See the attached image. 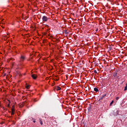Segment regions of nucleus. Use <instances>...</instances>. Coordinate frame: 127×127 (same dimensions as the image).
I'll return each mask as SVG.
<instances>
[{
	"label": "nucleus",
	"mask_w": 127,
	"mask_h": 127,
	"mask_svg": "<svg viewBox=\"0 0 127 127\" xmlns=\"http://www.w3.org/2000/svg\"><path fill=\"white\" fill-rule=\"evenodd\" d=\"M14 115V112H11V116H13Z\"/></svg>",
	"instance_id": "dca6fc26"
},
{
	"label": "nucleus",
	"mask_w": 127,
	"mask_h": 127,
	"mask_svg": "<svg viewBox=\"0 0 127 127\" xmlns=\"http://www.w3.org/2000/svg\"><path fill=\"white\" fill-rule=\"evenodd\" d=\"M40 123L41 125H43V123L42 122V120H41V119H40Z\"/></svg>",
	"instance_id": "1a4fd4ad"
},
{
	"label": "nucleus",
	"mask_w": 127,
	"mask_h": 127,
	"mask_svg": "<svg viewBox=\"0 0 127 127\" xmlns=\"http://www.w3.org/2000/svg\"><path fill=\"white\" fill-rule=\"evenodd\" d=\"M47 25V26H48V25Z\"/></svg>",
	"instance_id": "a878e982"
},
{
	"label": "nucleus",
	"mask_w": 127,
	"mask_h": 127,
	"mask_svg": "<svg viewBox=\"0 0 127 127\" xmlns=\"http://www.w3.org/2000/svg\"><path fill=\"white\" fill-rule=\"evenodd\" d=\"M127 85L125 87L124 91H127Z\"/></svg>",
	"instance_id": "9b49d317"
},
{
	"label": "nucleus",
	"mask_w": 127,
	"mask_h": 127,
	"mask_svg": "<svg viewBox=\"0 0 127 127\" xmlns=\"http://www.w3.org/2000/svg\"><path fill=\"white\" fill-rule=\"evenodd\" d=\"M26 88L27 89H29V88H30V85H27L26 86Z\"/></svg>",
	"instance_id": "6e6552de"
},
{
	"label": "nucleus",
	"mask_w": 127,
	"mask_h": 127,
	"mask_svg": "<svg viewBox=\"0 0 127 127\" xmlns=\"http://www.w3.org/2000/svg\"><path fill=\"white\" fill-rule=\"evenodd\" d=\"M8 101H9V103H8V104L7 105V107L8 108H9V105H10V101H9V100H8Z\"/></svg>",
	"instance_id": "9d476101"
},
{
	"label": "nucleus",
	"mask_w": 127,
	"mask_h": 127,
	"mask_svg": "<svg viewBox=\"0 0 127 127\" xmlns=\"http://www.w3.org/2000/svg\"><path fill=\"white\" fill-rule=\"evenodd\" d=\"M106 96H107V94L103 95L99 99V101H101V100H103V99H104V98H105Z\"/></svg>",
	"instance_id": "20e7f679"
},
{
	"label": "nucleus",
	"mask_w": 127,
	"mask_h": 127,
	"mask_svg": "<svg viewBox=\"0 0 127 127\" xmlns=\"http://www.w3.org/2000/svg\"><path fill=\"white\" fill-rule=\"evenodd\" d=\"M11 111H12V112L14 113V106H12Z\"/></svg>",
	"instance_id": "423d86ee"
},
{
	"label": "nucleus",
	"mask_w": 127,
	"mask_h": 127,
	"mask_svg": "<svg viewBox=\"0 0 127 127\" xmlns=\"http://www.w3.org/2000/svg\"><path fill=\"white\" fill-rule=\"evenodd\" d=\"M54 85H55V83H53V84H52V86H54Z\"/></svg>",
	"instance_id": "412c9836"
},
{
	"label": "nucleus",
	"mask_w": 127,
	"mask_h": 127,
	"mask_svg": "<svg viewBox=\"0 0 127 127\" xmlns=\"http://www.w3.org/2000/svg\"><path fill=\"white\" fill-rule=\"evenodd\" d=\"M34 102H37V100H36V99H34Z\"/></svg>",
	"instance_id": "aec40b11"
},
{
	"label": "nucleus",
	"mask_w": 127,
	"mask_h": 127,
	"mask_svg": "<svg viewBox=\"0 0 127 127\" xmlns=\"http://www.w3.org/2000/svg\"><path fill=\"white\" fill-rule=\"evenodd\" d=\"M2 108L4 110H5V109H4V107H3Z\"/></svg>",
	"instance_id": "4be33fe9"
},
{
	"label": "nucleus",
	"mask_w": 127,
	"mask_h": 127,
	"mask_svg": "<svg viewBox=\"0 0 127 127\" xmlns=\"http://www.w3.org/2000/svg\"><path fill=\"white\" fill-rule=\"evenodd\" d=\"M32 77L33 78V79H34V80H36V78H37V75L34 74L32 75Z\"/></svg>",
	"instance_id": "7ed1b4c3"
},
{
	"label": "nucleus",
	"mask_w": 127,
	"mask_h": 127,
	"mask_svg": "<svg viewBox=\"0 0 127 127\" xmlns=\"http://www.w3.org/2000/svg\"><path fill=\"white\" fill-rule=\"evenodd\" d=\"M56 90H57V91H60V90H61V87H59V86H57L55 87Z\"/></svg>",
	"instance_id": "39448f33"
},
{
	"label": "nucleus",
	"mask_w": 127,
	"mask_h": 127,
	"mask_svg": "<svg viewBox=\"0 0 127 127\" xmlns=\"http://www.w3.org/2000/svg\"><path fill=\"white\" fill-rule=\"evenodd\" d=\"M94 73H95V74H97V73H98V72H97V70H94Z\"/></svg>",
	"instance_id": "f3484780"
},
{
	"label": "nucleus",
	"mask_w": 127,
	"mask_h": 127,
	"mask_svg": "<svg viewBox=\"0 0 127 127\" xmlns=\"http://www.w3.org/2000/svg\"><path fill=\"white\" fill-rule=\"evenodd\" d=\"M115 76H117V73L115 74Z\"/></svg>",
	"instance_id": "393cba45"
},
{
	"label": "nucleus",
	"mask_w": 127,
	"mask_h": 127,
	"mask_svg": "<svg viewBox=\"0 0 127 127\" xmlns=\"http://www.w3.org/2000/svg\"><path fill=\"white\" fill-rule=\"evenodd\" d=\"M26 59V58L25 57V56L21 55V57L20 58V61H21V62H23V61H24Z\"/></svg>",
	"instance_id": "f257e3e1"
},
{
	"label": "nucleus",
	"mask_w": 127,
	"mask_h": 127,
	"mask_svg": "<svg viewBox=\"0 0 127 127\" xmlns=\"http://www.w3.org/2000/svg\"><path fill=\"white\" fill-rule=\"evenodd\" d=\"M119 99H120V98H119V97H117L116 98V100L117 101H118V100H119Z\"/></svg>",
	"instance_id": "2eb2a0df"
},
{
	"label": "nucleus",
	"mask_w": 127,
	"mask_h": 127,
	"mask_svg": "<svg viewBox=\"0 0 127 127\" xmlns=\"http://www.w3.org/2000/svg\"><path fill=\"white\" fill-rule=\"evenodd\" d=\"M113 104H114V100H113L111 103H110V106H112V105H113Z\"/></svg>",
	"instance_id": "f8f14e48"
},
{
	"label": "nucleus",
	"mask_w": 127,
	"mask_h": 127,
	"mask_svg": "<svg viewBox=\"0 0 127 127\" xmlns=\"http://www.w3.org/2000/svg\"><path fill=\"white\" fill-rule=\"evenodd\" d=\"M64 33H65V34H68V32H67V31H64Z\"/></svg>",
	"instance_id": "4468645a"
},
{
	"label": "nucleus",
	"mask_w": 127,
	"mask_h": 127,
	"mask_svg": "<svg viewBox=\"0 0 127 127\" xmlns=\"http://www.w3.org/2000/svg\"><path fill=\"white\" fill-rule=\"evenodd\" d=\"M59 80V77H58L56 79V81H58Z\"/></svg>",
	"instance_id": "a211bd4d"
},
{
	"label": "nucleus",
	"mask_w": 127,
	"mask_h": 127,
	"mask_svg": "<svg viewBox=\"0 0 127 127\" xmlns=\"http://www.w3.org/2000/svg\"><path fill=\"white\" fill-rule=\"evenodd\" d=\"M44 35H46V33H44Z\"/></svg>",
	"instance_id": "b1692460"
},
{
	"label": "nucleus",
	"mask_w": 127,
	"mask_h": 127,
	"mask_svg": "<svg viewBox=\"0 0 127 127\" xmlns=\"http://www.w3.org/2000/svg\"><path fill=\"white\" fill-rule=\"evenodd\" d=\"M49 18L46 16H43L42 17V20L43 21H47L48 20Z\"/></svg>",
	"instance_id": "f03ea898"
},
{
	"label": "nucleus",
	"mask_w": 127,
	"mask_h": 127,
	"mask_svg": "<svg viewBox=\"0 0 127 127\" xmlns=\"http://www.w3.org/2000/svg\"><path fill=\"white\" fill-rule=\"evenodd\" d=\"M91 110H92V108H91V106H89V107H88V110H89V111H91Z\"/></svg>",
	"instance_id": "ddd939ff"
},
{
	"label": "nucleus",
	"mask_w": 127,
	"mask_h": 127,
	"mask_svg": "<svg viewBox=\"0 0 127 127\" xmlns=\"http://www.w3.org/2000/svg\"><path fill=\"white\" fill-rule=\"evenodd\" d=\"M94 91H95V92H98V91H99V89H98V88H94Z\"/></svg>",
	"instance_id": "0eeeda50"
},
{
	"label": "nucleus",
	"mask_w": 127,
	"mask_h": 127,
	"mask_svg": "<svg viewBox=\"0 0 127 127\" xmlns=\"http://www.w3.org/2000/svg\"><path fill=\"white\" fill-rule=\"evenodd\" d=\"M33 122V123H35V120H34Z\"/></svg>",
	"instance_id": "5701e85b"
},
{
	"label": "nucleus",
	"mask_w": 127,
	"mask_h": 127,
	"mask_svg": "<svg viewBox=\"0 0 127 127\" xmlns=\"http://www.w3.org/2000/svg\"><path fill=\"white\" fill-rule=\"evenodd\" d=\"M98 30H99V29H96V32H98Z\"/></svg>",
	"instance_id": "6ab92c4d"
}]
</instances>
